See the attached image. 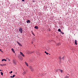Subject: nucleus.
<instances>
[{
  "label": "nucleus",
  "mask_w": 78,
  "mask_h": 78,
  "mask_svg": "<svg viewBox=\"0 0 78 78\" xmlns=\"http://www.w3.org/2000/svg\"><path fill=\"white\" fill-rule=\"evenodd\" d=\"M1 75H3V72H1Z\"/></svg>",
  "instance_id": "nucleus-25"
},
{
  "label": "nucleus",
  "mask_w": 78,
  "mask_h": 78,
  "mask_svg": "<svg viewBox=\"0 0 78 78\" xmlns=\"http://www.w3.org/2000/svg\"><path fill=\"white\" fill-rule=\"evenodd\" d=\"M27 23H30V20H27Z\"/></svg>",
  "instance_id": "nucleus-11"
},
{
  "label": "nucleus",
  "mask_w": 78,
  "mask_h": 78,
  "mask_svg": "<svg viewBox=\"0 0 78 78\" xmlns=\"http://www.w3.org/2000/svg\"><path fill=\"white\" fill-rule=\"evenodd\" d=\"M25 63L27 66H28V64L26 62H25Z\"/></svg>",
  "instance_id": "nucleus-14"
},
{
  "label": "nucleus",
  "mask_w": 78,
  "mask_h": 78,
  "mask_svg": "<svg viewBox=\"0 0 78 78\" xmlns=\"http://www.w3.org/2000/svg\"><path fill=\"white\" fill-rule=\"evenodd\" d=\"M62 59H64V56H63L62 58H61Z\"/></svg>",
  "instance_id": "nucleus-20"
},
{
  "label": "nucleus",
  "mask_w": 78,
  "mask_h": 78,
  "mask_svg": "<svg viewBox=\"0 0 78 78\" xmlns=\"http://www.w3.org/2000/svg\"><path fill=\"white\" fill-rule=\"evenodd\" d=\"M0 71H1V72H2L3 71V70H1V69H0Z\"/></svg>",
  "instance_id": "nucleus-33"
},
{
  "label": "nucleus",
  "mask_w": 78,
  "mask_h": 78,
  "mask_svg": "<svg viewBox=\"0 0 78 78\" xmlns=\"http://www.w3.org/2000/svg\"><path fill=\"white\" fill-rule=\"evenodd\" d=\"M15 76H16V75H14L12 76V78H14Z\"/></svg>",
  "instance_id": "nucleus-21"
},
{
  "label": "nucleus",
  "mask_w": 78,
  "mask_h": 78,
  "mask_svg": "<svg viewBox=\"0 0 78 78\" xmlns=\"http://www.w3.org/2000/svg\"><path fill=\"white\" fill-rule=\"evenodd\" d=\"M61 33V34H64V32H62L61 31L60 32Z\"/></svg>",
  "instance_id": "nucleus-17"
},
{
  "label": "nucleus",
  "mask_w": 78,
  "mask_h": 78,
  "mask_svg": "<svg viewBox=\"0 0 78 78\" xmlns=\"http://www.w3.org/2000/svg\"><path fill=\"white\" fill-rule=\"evenodd\" d=\"M19 31L21 33H22L23 32V30H22V28H19Z\"/></svg>",
  "instance_id": "nucleus-1"
},
{
  "label": "nucleus",
  "mask_w": 78,
  "mask_h": 78,
  "mask_svg": "<svg viewBox=\"0 0 78 78\" xmlns=\"http://www.w3.org/2000/svg\"><path fill=\"white\" fill-rule=\"evenodd\" d=\"M28 53L29 54H31V51H29Z\"/></svg>",
  "instance_id": "nucleus-18"
},
{
  "label": "nucleus",
  "mask_w": 78,
  "mask_h": 78,
  "mask_svg": "<svg viewBox=\"0 0 78 78\" xmlns=\"http://www.w3.org/2000/svg\"><path fill=\"white\" fill-rule=\"evenodd\" d=\"M13 64H14V65H16V62L14 60H13Z\"/></svg>",
  "instance_id": "nucleus-6"
},
{
  "label": "nucleus",
  "mask_w": 78,
  "mask_h": 78,
  "mask_svg": "<svg viewBox=\"0 0 78 78\" xmlns=\"http://www.w3.org/2000/svg\"><path fill=\"white\" fill-rule=\"evenodd\" d=\"M31 32H32V34L33 35V36H35V34H34V33L33 32V31H31Z\"/></svg>",
  "instance_id": "nucleus-13"
},
{
  "label": "nucleus",
  "mask_w": 78,
  "mask_h": 78,
  "mask_svg": "<svg viewBox=\"0 0 78 78\" xmlns=\"http://www.w3.org/2000/svg\"><path fill=\"white\" fill-rule=\"evenodd\" d=\"M6 61V60L5 59H2V61Z\"/></svg>",
  "instance_id": "nucleus-16"
},
{
  "label": "nucleus",
  "mask_w": 78,
  "mask_h": 78,
  "mask_svg": "<svg viewBox=\"0 0 78 78\" xmlns=\"http://www.w3.org/2000/svg\"><path fill=\"white\" fill-rule=\"evenodd\" d=\"M59 70V69H57V70H56V72H58V71Z\"/></svg>",
  "instance_id": "nucleus-24"
},
{
  "label": "nucleus",
  "mask_w": 78,
  "mask_h": 78,
  "mask_svg": "<svg viewBox=\"0 0 78 78\" xmlns=\"http://www.w3.org/2000/svg\"><path fill=\"white\" fill-rule=\"evenodd\" d=\"M65 78H69V77L67 76H66Z\"/></svg>",
  "instance_id": "nucleus-22"
},
{
  "label": "nucleus",
  "mask_w": 78,
  "mask_h": 78,
  "mask_svg": "<svg viewBox=\"0 0 78 78\" xmlns=\"http://www.w3.org/2000/svg\"><path fill=\"white\" fill-rule=\"evenodd\" d=\"M13 52L14 53H15V51H13Z\"/></svg>",
  "instance_id": "nucleus-31"
},
{
  "label": "nucleus",
  "mask_w": 78,
  "mask_h": 78,
  "mask_svg": "<svg viewBox=\"0 0 78 78\" xmlns=\"http://www.w3.org/2000/svg\"><path fill=\"white\" fill-rule=\"evenodd\" d=\"M20 53L21 54V55L22 56H23V57H25V55H24L23 54V53L22 52H20Z\"/></svg>",
  "instance_id": "nucleus-4"
},
{
  "label": "nucleus",
  "mask_w": 78,
  "mask_h": 78,
  "mask_svg": "<svg viewBox=\"0 0 78 78\" xmlns=\"http://www.w3.org/2000/svg\"><path fill=\"white\" fill-rule=\"evenodd\" d=\"M30 69L31 71L32 72H33V71H34V69L33 68V67L32 66H30Z\"/></svg>",
  "instance_id": "nucleus-2"
},
{
  "label": "nucleus",
  "mask_w": 78,
  "mask_h": 78,
  "mask_svg": "<svg viewBox=\"0 0 78 78\" xmlns=\"http://www.w3.org/2000/svg\"><path fill=\"white\" fill-rule=\"evenodd\" d=\"M0 51H2V52H3V51H2V49H0Z\"/></svg>",
  "instance_id": "nucleus-28"
},
{
  "label": "nucleus",
  "mask_w": 78,
  "mask_h": 78,
  "mask_svg": "<svg viewBox=\"0 0 78 78\" xmlns=\"http://www.w3.org/2000/svg\"><path fill=\"white\" fill-rule=\"evenodd\" d=\"M17 44H18V45H20V46H21V47L22 46V44H20V43H19V42L17 41Z\"/></svg>",
  "instance_id": "nucleus-3"
},
{
  "label": "nucleus",
  "mask_w": 78,
  "mask_h": 78,
  "mask_svg": "<svg viewBox=\"0 0 78 78\" xmlns=\"http://www.w3.org/2000/svg\"><path fill=\"white\" fill-rule=\"evenodd\" d=\"M34 28L38 30V29H39V27H38V26H35L34 27Z\"/></svg>",
  "instance_id": "nucleus-5"
},
{
  "label": "nucleus",
  "mask_w": 78,
  "mask_h": 78,
  "mask_svg": "<svg viewBox=\"0 0 78 78\" xmlns=\"http://www.w3.org/2000/svg\"><path fill=\"white\" fill-rule=\"evenodd\" d=\"M59 71H61V73H62V72H63V71L62 70H61V69H58Z\"/></svg>",
  "instance_id": "nucleus-12"
},
{
  "label": "nucleus",
  "mask_w": 78,
  "mask_h": 78,
  "mask_svg": "<svg viewBox=\"0 0 78 78\" xmlns=\"http://www.w3.org/2000/svg\"><path fill=\"white\" fill-rule=\"evenodd\" d=\"M10 78H12V76H10Z\"/></svg>",
  "instance_id": "nucleus-34"
},
{
  "label": "nucleus",
  "mask_w": 78,
  "mask_h": 78,
  "mask_svg": "<svg viewBox=\"0 0 78 78\" xmlns=\"http://www.w3.org/2000/svg\"><path fill=\"white\" fill-rule=\"evenodd\" d=\"M16 74H17V73H15Z\"/></svg>",
  "instance_id": "nucleus-36"
},
{
  "label": "nucleus",
  "mask_w": 78,
  "mask_h": 78,
  "mask_svg": "<svg viewBox=\"0 0 78 78\" xmlns=\"http://www.w3.org/2000/svg\"><path fill=\"white\" fill-rule=\"evenodd\" d=\"M61 44L60 43H58V44H57L56 45H57V46H59V45H61Z\"/></svg>",
  "instance_id": "nucleus-9"
},
{
  "label": "nucleus",
  "mask_w": 78,
  "mask_h": 78,
  "mask_svg": "<svg viewBox=\"0 0 78 78\" xmlns=\"http://www.w3.org/2000/svg\"><path fill=\"white\" fill-rule=\"evenodd\" d=\"M32 41H36V38H35V37H34L32 39Z\"/></svg>",
  "instance_id": "nucleus-10"
},
{
  "label": "nucleus",
  "mask_w": 78,
  "mask_h": 78,
  "mask_svg": "<svg viewBox=\"0 0 78 78\" xmlns=\"http://www.w3.org/2000/svg\"><path fill=\"white\" fill-rule=\"evenodd\" d=\"M58 58L60 60V61H61V57H59Z\"/></svg>",
  "instance_id": "nucleus-26"
},
{
  "label": "nucleus",
  "mask_w": 78,
  "mask_h": 78,
  "mask_svg": "<svg viewBox=\"0 0 78 78\" xmlns=\"http://www.w3.org/2000/svg\"><path fill=\"white\" fill-rule=\"evenodd\" d=\"M74 43L75 45H77V41H76V40H75Z\"/></svg>",
  "instance_id": "nucleus-8"
},
{
  "label": "nucleus",
  "mask_w": 78,
  "mask_h": 78,
  "mask_svg": "<svg viewBox=\"0 0 78 78\" xmlns=\"http://www.w3.org/2000/svg\"><path fill=\"white\" fill-rule=\"evenodd\" d=\"M45 53H47V52L46 51H45L44 52Z\"/></svg>",
  "instance_id": "nucleus-32"
},
{
  "label": "nucleus",
  "mask_w": 78,
  "mask_h": 78,
  "mask_svg": "<svg viewBox=\"0 0 78 78\" xmlns=\"http://www.w3.org/2000/svg\"><path fill=\"white\" fill-rule=\"evenodd\" d=\"M46 55H48V52H47V53H46Z\"/></svg>",
  "instance_id": "nucleus-29"
},
{
  "label": "nucleus",
  "mask_w": 78,
  "mask_h": 78,
  "mask_svg": "<svg viewBox=\"0 0 78 78\" xmlns=\"http://www.w3.org/2000/svg\"><path fill=\"white\" fill-rule=\"evenodd\" d=\"M10 73H12V71H11L10 72H9Z\"/></svg>",
  "instance_id": "nucleus-27"
},
{
  "label": "nucleus",
  "mask_w": 78,
  "mask_h": 78,
  "mask_svg": "<svg viewBox=\"0 0 78 78\" xmlns=\"http://www.w3.org/2000/svg\"><path fill=\"white\" fill-rule=\"evenodd\" d=\"M21 59L22 60V59H23V58H21Z\"/></svg>",
  "instance_id": "nucleus-35"
},
{
  "label": "nucleus",
  "mask_w": 78,
  "mask_h": 78,
  "mask_svg": "<svg viewBox=\"0 0 78 78\" xmlns=\"http://www.w3.org/2000/svg\"><path fill=\"white\" fill-rule=\"evenodd\" d=\"M11 50H12V51H14V49L13 48H12Z\"/></svg>",
  "instance_id": "nucleus-19"
},
{
  "label": "nucleus",
  "mask_w": 78,
  "mask_h": 78,
  "mask_svg": "<svg viewBox=\"0 0 78 78\" xmlns=\"http://www.w3.org/2000/svg\"><path fill=\"white\" fill-rule=\"evenodd\" d=\"M2 67L3 66H6V64H1L0 65Z\"/></svg>",
  "instance_id": "nucleus-7"
},
{
  "label": "nucleus",
  "mask_w": 78,
  "mask_h": 78,
  "mask_svg": "<svg viewBox=\"0 0 78 78\" xmlns=\"http://www.w3.org/2000/svg\"><path fill=\"white\" fill-rule=\"evenodd\" d=\"M25 0H22V2H24Z\"/></svg>",
  "instance_id": "nucleus-30"
},
{
  "label": "nucleus",
  "mask_w": 78,
  "mask_h": 78,
  "mask_svg": "<svg viewBox=\"0 0 78 78\" xmlns=\"http://www.w3.org/2000/svg\"><path fill=\"white\" fill-rule=\"evenodd\" d=\"M58 31H59V32H61V29H59L58 30Z\"/></svg>",
  "instance_id": "nucleus-15"
},
{
  "label": "nucleus",
  "mask_w": 78,
  "mask_h": 78,
  "mask_svg": "<svg viewBox=\"0 0 78 78\" xmlns=\"http://www.w3.org/2000/svg\"><path fill=\"white\" fill-rule=\"evenodd\" d=\"M31 53H34V51H31Z\"/></svg>",
  "instance_id": "nucleus-23"
}]
</instances>
